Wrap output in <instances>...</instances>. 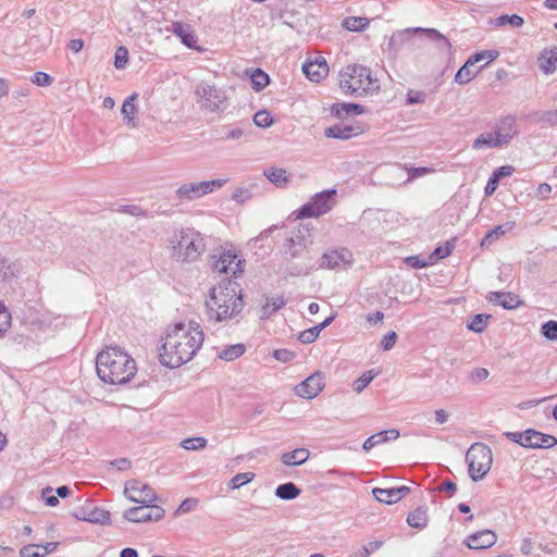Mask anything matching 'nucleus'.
I'll return each mask as SVG.
<instances>
[{
    "instance_id": "obj_6",
    "label": "nucleus",
    "mask_w": 557,
    "mask_h": 557,
    "mask_svg": "<svg viewBox=\"0 0 557 557\" xmlns=\"http://www.w3.org/2000/svg\"><path fill=\"white\" fill-rule=\"evenodd\" d=\"M171 244L173 248L172 257L180 262H194L206 250L205 237L191 227L175 232Z\"/></svg>"
},
{
    "instance_id": "obj_38",
    "label": "nucleus",
    "mask_w": 557,
    "mask_h": 557,
    "mask_svg": "<svg viewBox=\"0 0 557 557\" xmlns=\"http://www.w3.org/2000/svg\"><path fill=\"white\" fill-rule=\"evenodd\" d=\"M499 55V52L496 50H483L473 53L468 58V64L475 65L479 62L485 61V64L479 67V71L483 69L485 65L494 61Z\"/></svg>"
},
{
    "instance_id": "obj_41",
    "label": "nucleus",
    "mask_w": 557,
    "mask_h": 557,
    "mask_svg": "<svg viewBox=\"0 0 557 557\" xmlns=\"http://www.w3.org/2000/svg\"><path fill=\"white\" fill-rule=\"evenodd\" d=\"M455 248V239L447 240L444 246H437L429 256L432 264L451 255Z\"/></svg>"
},
{
    "instance_id": "obj_11",
    "label": "nucleus",
    "mask_w": 557,
    "mask_h": 557,
    "mask_svg": "<svg viewBox=\"0 0 557 557\" xmlns=\"http://www.w3.org/2000/svg\"><path fill=\"white\" fill-rule=\"evenodd\" d=\"M124 495L134 503L143 505L152 504L158 499L153 488L138 480H132L125 483Z\"/></svg>"
},
{
    "instance_id": "obj_21",
    "label": "nucleus",
    "mask_w": 557,
    "mask_h": 557,
    "mask_svg": "<svg viewBox=\"0 0 557 557\" xmlns=\"http://www.w3.org/2000/svg\"><path fill=\"white\" fill-rule=\"evenodd\" d=\"M487 299L506 310L516 309L521 304L519 296L511 292H491Z\"/></svg>"
},
{
    "instance_id": "obj_40",
    "label": "nucleus",
    "mask_w": 557,
    "mask_h": 557,
    "mask_svg": "<svg viewBox=\"0 0 557 557\" xmlns=\"http://www.w3.org/2000/svg\"><path fill=\"white\" fill-rule=\"evenodd\" d=\"M542 436H532L530 442L531 445H527V448H552L557 445V438L549 434L541 432Z\"/></svg>"
},
{
    "instance_id": "obj_33",
    "label": "nucleus",
    "mask_w": 557,
    "mask_h": 557,
    "mask_svg": "<svg viewBox=\"0 0 557 557\" xmlns=\"http://www.w3.org/2000/svg\"><path fill=\"white\" fill-rule=\"evenodd\" d=\"M491 318H492L491 314H485V313L474 314V315L470 317L469 321L467 322V329L474 333H483L486 330Z\"/></svg>"
},
{
    "instance_id": "obj_12",
    "label": "nucleus",
    "mask_w": 557,
    "mask_h": 557,
    "mask_svg": "<svg viewBox=\"0 0 557 557\" xmlns=\"http://www.w3.org/2000/svg\"><path fill=\"white\" fill-rule=\"evenodd\" d=\"M341 263H352V253L347 248L325 251L321 256L320 262L317 263V270H335L341 265Z\"/></svg>"
},
{
    "instance_id": "obj_15",
    "label": "nucleus",
    "mask_w": 557,
    "mask_h": 557,
    "mask_svg": "<svg viewBox=\"0 0 557 557\" xmlns=\"http://www.w3.org/2000/svg\"><path fill=\"white\" fill-rule=\"evenodd\" d=\"M496 136V145H505L509 143L517 134L516 117L507 115L503 117L494 129Z\"/></svg>"
},
{
    "instance_id": "obj_3",
    "label": "nucleus",
    "mask_w": 557,
    "mask_h": 557,
    "mask_svg": "<svg viewBox=\"0 0 557 557\" xmlns=\"http://www.w3.org/2000/svg\"><path fill=\"white\" fill-rule=\"evenodd\" d=\"M206 308L209 320L215 322L236 318L244 308L240 284L231 278L223 280L211 288Z\"/></svg>"
},
{
    "instance_id": "obj_9",
    "label": "nucleus",
    "mask_w": 557,
    "mask_h": 557,
    "mask_svg": "<svg viewBox=\"0 0 557 557\" xmlns=\"http://www.w3.org/2000/svg\"><path fill=\"white\" fill-rule=\"evenodd\" d=\"M201 106L211 112H223L226 109V96L214 86L200 83L195 90Z\"/></svg>"
},
{
    "instance_id": "obj_59",
    "label": "nucleus",
    "mask_w": 557,
    "mask_h": 557,
    "mask_svg": "<svg viewBox=\"0 0 557 557\" xmlns=\"http://www.w3.org/2000/svg\"><path fill=\"white\" fill-rule=\"evenodd\" d=\"M227 182V178H215L211 181L201 182L203 186L205 195L213 193L215 189L223 187Z\"/></svg>"
},
{
    "instance_id": "obj_27",
    "label": "nucleus",
    "mask_w": 557,
    "mask_h": 557,
    "mask_svg": "<svg viewBox=\"0 0 557 557\" xmlns=\"http://www.w3.org/2000/svg\"><path fill=\"white\" fill-rule=\"evenodd\" d=\"M219 140H238L244 136L245 128L243 126L232 127L231 125H222L214 129Z\"/></svg>"
},
{
    "instance_id": "obj_52",
    "label": "nucleus",
    "mask_w": 557,
    "mask_h": 557,
    "mask_svg": "<svg viewBox=\"0 0 557 557\" xmlns=\"http://www.w3.org/2000/svg\"><path fill=\"white\" fill-rule=\"evenodd\" d=\"M320 332L321 327L314 325L310 329L300 332L298 335V341L301 342L302 344H311L318 338Z\"/></svg>"
},
{
    "instance_id": "obj_39",
    "label": "nucleus",
    "mask_w": 557,
    "mask_h": 557,
    "mask_svg": "<svg viewBox=\"0 0 557 557\" xmlns=\"http://www.w3.org/2000/svg\"><path fill=\"white\" fill-rule=\"evenodd\" d=\"M264 176L277 187L288 183V176L284 169L270 168L264 171Z\"/></svg>"
},
{
    "instance_id": "obj_60",
    "label": "nucleus",
    "mask_w": 557,
    "mask_h": 557,
    "mask_svg": "<svg viewBox=\"0 0 557 557\" xmlns=\"http://www.w3.org/2000/svg\"><path fill=\"white\" fill-rule=\"evenodd\" d=\"M273 357L277 361L286 363V362H289L295 359L296 352H294L289 349L281 348V349H275L273 351Z\"/></svg>"
},
{
    "instance_id": "obj_24",
    "label": "nucleus",
    "mask_w": 557,
    "mask_h": 557,
    "mask_svg": "<svg viewBox=\"0 0 557 557\" xmlns=\"http://www.w3.org/2000/svg\"><path fill=\"white\" fill-rule=\"evenodd\" d=\"M516 223L513 221H508L504 224H499L492 230H490L485 236L481 240V246L486 247L495 243L498 238L512 231Z\"/></svg>"
},
{
    "instance_id": "obj_64",
    "label": "nucleus",
    "mask_w": 557,
    "mask_h": 557,
    "mask_svg": "<svg viewBox=\"0 0 557 557\" xmlns=\"http://www.w3.org/2000/svg\"><path fill=\"white\" fill-rule=\"evenodd\" d=\"M539 121L550 126L557 125V110L542 112Z\"/></svg>"
},
{
    "instance_id": "obj_63",
    "label": "nucleus",
    "mask_w": 557,
    "mask_h": 557,
    "mask_svg": "<svg viewBox=\"0 0 557 557\" xmlns=\"http://www.w3.org/2000/svg\"><path fill=\"white\" fill-rule=\"evenodd\" d=\"M198 504V499L196 498H186L184 499L178 508L176 509V513H187L196 508Z\"/></svg>"
},
{
    "instance_id": "obj_57",
    "label": "nucleus",
    "mask_w": 557,
    "mask_h": 557,
    "mask_svg": "<svg viewBox=\"0 0 557 557\" xmlns=\"http://www.w3.org/2000/svg\"><path fill=\"white\" fill-rule=\"evenodd\" d=\"M128 61V50L125 47H119L114 55V66L117 70L124 69Z\"/></svg>"
},
{
    "instance_id": "obj_62",
    "label": "nucleus",
    "mask_w": 557,
    "mask_h": 557,
    "mask_svg": "<svg viewBox=\"0 0 557 557\" xmlns=\"http://www.w3.org/2000/svg\"><path fill=\"white\" fill-rule=\"evenodd\" d=\"M397 338L398 336L395 331H389L388 333H386L381 341L382 349L391 350L395 346Z\"/></svg>"
},
{
    "instance_id": "obj_49",
    "label": "nucleus",
    "mask_w": 557,
    "mask_h": 557,
    "mask_svg": "<svg viewBox=\"0 0 557 557\" xmlns=\"http://www.w3.org/2000/svg\"><path fill=\"white\" fill-rule=\"evenodd\" d=\"M207 443L205 437H188L182 441L181 446L186 450H197L205 448Z\"/></svg>"
},
{
    "instance_id": "obj_4",
    "label": "nucleus",
    "mask_w": 557,
    "mask_h": 557,
    "mask_svg": "<svg viewBox=\"0 0 557 557\" xmlns=\"http://www.w3.org/2000/svg\"><path fill=\"white\" fill-rule=\"evenodd\" d=\"M311 245L310 235L306 237L305 231L300 228L285 239L283 249L287 256V264L284 270L286 276H308L317 271L318 259Z\"/></svg>"
},
{
    "instance_id": "obj_56",
    "label": "nucleus",
    "mask_w": 557,
    "mask_h": 557,
    "mask_svg": "<svg viewBox=\"0 0 557 557\" xmlns=\"http://www.w3.org/2000/svg\"><path fill=\"white\" fill-rule=\"evenodd\" d=\"M30 82L37 86L47 87L52 84L53 77L45 72L38 71L30 77Z\"/></svg>"
},
{
    "instance_id": "obj_42",
    "label": "nucleus",
    "mask_w": 557,
    "mask_h": 557,
    "mask_svg": "<svg viewBox=\"0 0 557 557\" xmlns=\"http://www.w3.org/2000/svg\"><path fill=\"white\" fill-rule=\"evenodd\" d=\"M250 81H251V84H252V88L256 91H261L270 83V77L261 69H255L253 72L250 75Z\"/></svg>"
},
{
    "instance_id": "obj_34",
    "label": "nucleus",
    "mask_w": 557,
    "mask_h": 557,
    "mask_svg": "<svg viewBox=\"0 0 557 557\" xmlns=\"http://www.w3.org/2000/svg\"><path fill=\"white\" fill-rule=\"evenodd\" d=\"M541 61V69L545 74L554 73L556 70V63H557V47H554L548 52L545 51L540 57Z\"/></svg>"
},
{
    "instance_id": "obj_8",
    "label": "nucleus",
    "mask_w": 557,
    "mask_h": 557,
    "mask_svg": "<svg viewBox=\"0 0 557 557\" xmlns=\"http://www.w3.org/2000/svg\"><path fill=\"white\" fill-rule=\"evenodd\" d=\"M335 188L317 193L311 199L296 211L297 219L319 218L330 212L335 206Z\"/></svg>"
},
{
    "instance_id": "obj_1",
    "label": "nucleus",
    "mask_w": 557,
    "mask_h": 557,
    "mask_svg": "<svg viewBox=\"0 0 557 557\" xmlns=\"http://www.w3.org/2000/svg\"><path fill=\"white\" fill-rule=\"evenodd\" d=\"M202 343L203 332L199 323H176L165 336L159 354L160 362L170 369L178 368L193 359Z\"/></svg>"
},
{
    "instance_id": "obj_18",
    "label": "nucleus",
    "mask_w": 557,
    "mask_h": 557,
    "mask_svg": "<svg viewBox=\"0 0 557 557\" xmlns=\"http://www.w3.org/2000/svg\"><path fill=\"white\" fill-rule=\"evenodd\" d=\"M74 516L77 520L102 525H108L111 522L110 512L99 507H94L89 510L83 508L79 512H75Z\"/></svg>"
},
{
    "instance_id": "obj_23",
    "label": "nucleus",
    "mask_w": 557,
    "mask_h": 557,
    "mask_svg": "<svg viewBox=\"0 0 557 557\" xmlns=\"http://www.w3.org/2000/svg\"><path fill=\"white\" fill-rule=\"evenodd\" d=\"M137 98L138 94H132L124 100L121 108V114L123 116L124 122L133 128L138 126V120L136 119L137 107L135 104Z\"/></svg>"
},
{
    "instance_id": "obj_58",
    "label": "nucleus",
    "mask_w": 557,
    "mask_h": 557,
    "mask_svg": "<svg viewBox=\"0 0 557 557\" xmlns=\"http://www.w3.org/2000/svg\"><path fill=\"white\" fill-rule=\"evenodd\" d=\"M252 194L248 188L238 187L232 194V199L237 203H245L249 199H251Z\"/></svg>"
},
{
    "instance_id": "obj_43",
    "label": "nucleus",
    "mask_w": 557,
    "mask_h": 557,
    "mask_svg": "<svg viewBox=\"0 0 557 557\" xmlns=\"http://www.w3.org/2000/svg\"><path fill=\"white\" fill-rule=\"evenodd\" d=\"M471 66H473V64H468L467 60L465 64L457 71L455 75V82L458 85H466L475 77L479 70L476 72H473L471 70Z\"/></svg>"
},
{
    "instance_id": "obj_51",
    "label": "nucleus",
    "mask_w": 557,
    "mask_h": 557,
    "mask_svg": "<svg viewBox=\"0 0 557 557\" xmlns=\"http://www.w3.org/2000/svg\"><path fill=\"white\" fill-rule=\"evenodd\" d=\"M117 211L121 213L129 214L132 216H144V218L152 216L148 211H146L135 205H122L119 207Z\"/></svg>"
},
{
    "instance_id": "obj_61",
    "label": "nucleus",
    "mask_w": 557,
    "mask_h": 557,
    "mask_svg": "<svg viewBox=\"0 0 557 557\" xmlns=\"http://www.w3.org/2000/svg\"><path fill=\"white\" fill-rule=\"evenodd\" d=\"M53 488L50 486H47L42 488L41 491V498L45 502V504L49 507H54L59 504V498L57 495L52 494Z\"/></svg>"
},
{
    "instance_id": "obj_20",
    "label": "nucleus",
    "mask_w": 557,
    "mask_h": 557,
    "mask_svg": "<svg viewBox=\"0 0 557 557\" xmlns=\"http://www.w3.org/2000/svg\"><path fill=\"white\" fill-rule=\"evenodd\" d=\"M302 72L311 82L319 83L329 74V65L324 59L307 61L302 65Z\"/></svg>"
},
{
    "instance_id": "obj_48",
    "label": "nucleus",
    "mask_w": 557,
    "mask_h": 557,
    "mask_svg": "<svg viewBox=\"0 0 557 557\" xmlns=\"http://www.w3.org/2000/svg\"><path fill=\"white\" fill-rule=\"evenodd\" d=\"M376 373L373 370L366 371L352 383V389L357 393H361L375 377Z\"/></svg>"
},
{
    "instance_id": "obj_47",
    "label": "nucleus",
    "mask_w": 557,
    "mask_h": 557,
    "mask_svg": "<svg viewBox=\"0 0 557 557\" xmlns=\"http://www.w3.org/2000/svg\"><path fill=\"white\" fill-rule=\"evenodd\" d=\"M256 474L253 472H240L234 475L230 482L228 487L231 490H237L248 483H250L255 479Z\"/></svg>"
},
{
    "instance_id": "obj_44",
    "label": "nucleus",
    "mask_w": 557,
    "mask_h": 557,
    "mask_svg": "<svg viewBox=\"0 0 557 557\" xmlns=\"http://www.w3.org/2000/svg\"><path fill=\"white\" fill-rule=\"evenodd\" d=\"M343 26L351 32H361L369 26V20L360 16H348L344 20Z\"/></svg>"
},
{
    "instance_id": "obj_2",
    "label": "nucleus",
    "mask_w": 557,
    "mask_h": 557,
    "mask_svg": "<svg viewBox=\"0 0 557 557\" xmlns=\"http://www.w3.org/2000/svg\"><path fill=\"white\" fill-rule=\"evenodd\" d=\"M98 377L112 385L128 383L137 372L136 361L119 346H108L96 357Z\"/></svg>"
},
{
    "instance_id": "obj_50",
    "label": "nucleus",
    "mask_w": 557,
    "mask_h": 557,
    "mask_svg": "<svg viewBox=\"0 0 557 557\" xmlns=\"http://www.w3.org/2000/svg\"><path fill=\"white\" fill-rule=\"evenodd\" d=\"M253 123L261 128L270 127L273 124V117L267 110H259L253 115Z\"/></svg>"
},
{
    "instance_id": "obj_29",
    "label": "nucleus",
    "mask_w": 557,
    "mask_h": 557,
    "mask_svg": "<svg viewBox=\"0 0 557 557\" xmlns=\"http://www.w3.org/2000/svg\"><path fill=\"white\" fill-rule=\"evenodd\" d=\"M173 34L181 38V41L188 48H195L196 36L190 30L189 26H185L181 22H175L172 25Z\"/></svg>"
},
{
    "instance_id": "obj_26",
    "label": "nucleus",
    "mask_w": 557,
    "mask_h": 557,
    "mask_svg": "<svg viewBox=\"0 0 557 557\" xmlns=\"http://www.w3.org/2000/svg\"><path fill=\"white\" fill-rule=\"evenodd\" d=\"M310 457V451L307 448H296L292 451L284 453L281 457L285 466H300L305 463Z\"/></svg>"
},
{
    "instance_id": "obj_10",
    "label": "nucleus",
    "mask_w": 557,
    "mask_h": 557,
    "mask_svg": "<svg viewBox=\"0 0 557 557\" xmlns=\"http://www.w3.org/2000/svg\"><path fill=\"white\" fill-rule=\"evenodd\" d=\"M245 260L239 259L235 250H223L219 258L212 262V269L219 273H232L237 277L244 272Z\"/></svg>"
},
{
    "instance_id": "obj_36",
    "label": "nucleus",
    "mask_w": 557,
    "mask_h": 557,
    "mask_svg": "<svg viewBox=\"0 0 557 557\" xmlns=\"http://www.w3.org/2000/svg\"><path fill=\"white\" fill-rule=\"evenodd\" d=\"M372 494L377 502L386 504V505H392V504H396L397 502H399L397 498L396 492H395V487H391V488L375 487L372 490Z\"/></svg>"
},
{
    "instance_id": "obj_28",
    "label": "nucleus",
    "mask_w": 557,
    "mask_h": 557,
    "mask_svg": "<svg viewBox=\"0 0 557 557\" xmlns=\"http://www.w3.org/2000/svg\"><path fill=\"white\" fill-rule=\"evenodd\" d=\"M148 505L132 507L124 511L123 518L129 522H148L151 521V515H148Z\"/></svg>"
},
{
    "instance_id": "obj_55",
    "label": "nucleus",
    "mask_w": 557,
    "mask_h": 557,
    "mask_svg": "<svg viewBox=\"0 0 557 557\" xmlns=\"http://www.w3.org/2000/svg\"><path fill=\"white\" fill-rule=\"evenodd\" d=\"M386 442V435H383L382 431L369 436L362 444V449L369 451L379 444Z\"/></svg>"
},
{
    "instance_id": "obj_35",
    "label": "nucleus",
    "mask_w": 557,
    "mask_h": 557,
    "mask_svg": "<svg viewBox=\"0 0 557 557\" xmlns=\"http://www.w3.org/2000/svg\"><path fill=\"white\" fill-rule=\"evenodd\" d=\"M20 268L15 262L0 256V276L3 281H9L17 276Z\"/></svg>"
},
{
    "instance_id": "obj_17",
    "label": "nucleus",
    "mask_w": 557,
    "mask_h": 557,
    "mask_svg": "<svg viewBox=\"0 0 557 557\" xmlns=\"http://www.w3.org/2000/svg\"><path fill=\"white\" fill-rule=\"evenodd\" d=\"M497 541V535L492 530H482L470 534L466 544L471 549H483L493 546Z\"/></svg>"
},
{
    "instance_id": "obj_54",
    "label": "nucleus",
    "mask_w": 557,
    "mask_h": 557,
    "mask_svg": "<svg viewBox=\"0 0 557 557\" xmlns=\"http://www.w3.org/2000/svg\"><path fill=\"white\" fill-rule=\"evenodd\" d=\"M20 557H45L41 545L28 544L20 549Z\"/></svg>"
},
{
    "instance_id": "obj_31",
    "label": "nucleus",
    "mask_w": 557,
    "mask_h": 557,
    "mask_svg": "<svg viewBox=\"0 0 557 557\" xmlns=\"http://www.w3.org/2000/svg\"><path fill=\"white\" fill-rule=\"evenodd\" d=\"M301 490L293 482L280 484L275 488V496L283 500H293L297 498Z\"/></svg>"
},
{
    "instance_id": "obj_37",
    "label": "nucleus",
    "mask_w": 557,
    "mask_h": 557,
    "mask_svg": "<svg viewBox=\"0 0 557 557\" xmlns=\"http://www.w3.org/2000/svg\"><path fill=\"white\" fill-rule=\"evenodd\" d=\"M246 351V346L244 344H234L224 349H222L218 357L225 361H233L239 357H242Z\"/></svg>"
},
{
    "instance_id": "obj_22",
    "label": "nucleus",
    "mask_w": 557,
    "mask_h": 557,
    "mask_svg": "<svg viewBox=\"0 0 557 557\" xmlns=\"http://www.w3.org/2000/svg\"><path fill=\"white\" fill-rule=\"evenodd\" d=\"M331 114L337 119H344L349 115H360L366 112V107L352 102H336L331 107Z\"/></svg>"
},
{
    "instance_id": "obj_25",
    "label": "nucleus",
    "mask_w": 557,
    "mask_h": 557,
    "mask_svg": "<svg viewBox=\"0 0 557 557\" xmlns=\"http://www.w3.org/2000/svg\"><path fill=\"white\" fill-rule=\"evenodd\" d=\"M429 515L428 507L425 505L417 507L410 511L407 516V523L414 529L422 530L428 525Z\"/></svg>"
},
{
    "instance_id": "obj_53",
    "label": "nucleus",
    "mask_w": 557,
    "mask_h": 557,
    "mask_svg": "<svg viewBox=\"0 0 557 557\" xmlns=\"http://www.w3.org/2000/svg\"><path fill=\"white\" fill-rule=\"evenodd\" d=\"M541 334L548 341H557V321L549 320L543 323Z\"/></svg>"
},
{
    "instance_id": "obj_46",
    "label": "nucleus",
    "mask_w": 557,
    "mask_h": 557,
    "mask_svg": "<svg viewBox=\"0 0 557 557\" xmlns=\"http://www.w3.org/2000/svg\"><path fill=\"white\" fill-rule=\"evenodd\" d=\"M496 136L493 133L487 134H481L478 138L474 139L472 147L474 149H482V148H494V147H502L503 145H496Z\"/></svg>"
},
{
    "instance_id": "obj_16",
    "label": "nucleus",
    "mask_w": 557,
    "mask_h": 557,
    "mask_svg": "<svg viewBox=\"0 0 557 557\" xmlns=\"http://www.w3.org/2000/svg\"><path fill=\"white\" fill-rule=\"evenodd\" d=\"M414 33H424L426 38L437 45V48L441 50H449L451 48V45L449 40L437 29L435 28H414L412 29ZM411 35V29H406L401 33H399L397 36L404 40L409 38Z\"/></svg>"
},
{
    "instance_id": "obj_13",
    "label": "nucleus",
    "mask_w": 557,
    "mask_h": 557,
    "mask_svg": "<svg viewBox=\"0 0 557 557\" xmlns=\"http://www.w3.org/2000/svg\"><path fill=\"white\" fill-rule=\"evenodd\" d=\"M323 375L317 371L296 385L295 394L301 398L312 399L323 389Z\"/></svg>"
},
{
    "instance_id": "obj_45",
    "label": "nucleus",
    "mask_w": 557,
    "mask_h": 557,
    "mask_svg": "<svg viewBox=\"0 0 557 557\" xmlns=\"http://www.w3.org/2000/svg\"><path fill=\"white\" fill-rule=\"evenodd\" d=\"M494 24H495V26H498V27L505 26V25H510L512 27L519 28L524 24V20L522 16H520L518 14H511V15L503 14L495 18Z\"/></svg>"
},
{
    "instance_id": "obj_32",
    "label": "nucleus",
    "mask_w": 557,
    "mask_h": 557,
    "mask_svg": "<svg viewBox=\"0 0 557 557\" xmlns=\"http://www.w3.org/2000/svg\"><path fill=\"white\" fill-rule=\"evenodd\" d=\"M286 305L283 296L267 298L265 304L261 308V319L270 318L273 313L278 311Z\"/></svg>"
},
{
    "instance_id": "obj_30",
    "label": "nucleus",
    "mask_w": 557,
    "mask_h": 557,
    "mask_svg": "<svg viewBox=\"0 0 557 557\" xmlns=\"http://www.w3.org/2000/svg\"><path fill=\"white\" fill-rule=\"evenodd\" d=\"M505 436L510 440L513 443H517L523 447H527V445H531V437L532 436H542L540 431H536L534 429H528L523 432H506Z\"/></svg>"
},
{
    "instance_id": "obj_14",
    "label": "nucleus",
    "mask_w": 557,
    "mask_h": 557,
    "mask_svg": "<svg viewBox=\"0 0 557 557\" xmlns=\"http://www.w3.org/2000/svg\"><path fill=\"white\" fill-rule=\"evenodd\" d=\"M364 132V128L359 125H344V124H335L332 125L324 131V136L327 138L347 140L354 138L358 135H361Z\"/></svg>"
},
{
    "instance_id": "obj_5",
    "label": "nucleus",
    "mask_w": 557,
    "mask_h": 557,
    "mask_svg": "<svg viewBox=\"0 0 557 557\" xmlns=\"http://www.w3.org/2000/svg\"><path fill=\"white\" fill-rule=\"evenodd\" d=\"M339 88L347 96L363 97L380 90L379 79L372 76L370 67L352 63L341 70Z\"/></svg>"
},
{
    "instance_id": "obj_19",
    "label": "nucleus",
    "mask_w": 557,
    "mask_h": 557,
    "mask_svg": "<svg viewBox=\"0 0 557 557\" xmlns=\"http://www.w3.org/2000/svg\"><path fill=\"white\" fill-rule=\"evenodd\" d=\"M203 186L205 185H202L201 182L182 184L175 190V198L181 202L191 201L201 198L206 196L203 191Z\"/></svg>"
},
{
    "instance_id": "obj_7",
    "label": "nucleus",
    "mask_w": 557,
    "mask_h": 557,
    "mask_svg": "<svg viewBox=\"0 0 557 557\" xmlns=\"http://www.w3.org/2000/svg\"><path fill=\"white\" fill-rule=\"evenodd\" d=\"M466 462L470 478L478 482L488 473L492 467V449L484 443H474L466 454Z\"/></svg>"
}]
</instances>
